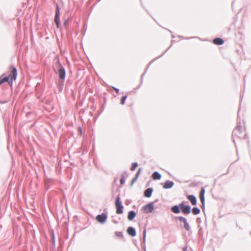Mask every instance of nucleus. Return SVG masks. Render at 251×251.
<instances>
[{
	"label": "nucleus",
	"mask_w": 251,
	"mask_h": 251,
	"mask_svg": "<svg viewBox=\"0 0 251 251\" xmlns=\"http://www.w3.org/2000/svg\"><path fill=\"white\" fill-rule=\"evenodd\" d=\"M143 242L145 243V241H146V229H144V230L143 231Z\"/></svg>",
	"instance_id": "nucleus-24"
},
{
	"label": "nucleus",
	"mask_w": 251,
	"mask_h": 251,
	"mask_svg": "<svg viewBox=\"0 0 251 251\" xmlns=\"http://www.w3.org/2000/svg\"><path fill=\"white\" fill-rule=\"evenodd\" d=\"M137 180V179L135 178H134L133 179H132V183H133L134 182H135Z\"/></svg>",
	"instance_id": "nucleus-29"
},
{
	"label": "nucleus",
	"mask_w": 251,
	"mask_h": 251,
	"mask_svg": "<svg viewBox=\"0 0 251 251\" xmlns=\"http://www.w3.org/2000/svg\"><path fill=\"white\" fill-rule=\"evenodd\" d=\"M52 242H53V243H54V237H53V239H52Z\"/></svg>",
	"instance_id": "nucleus-30"
},
{
	"label": "nucleus",
	"mask_w": 251,
	"mask_h": 251,
	"mask_svg": "<svg viewBox=\"0 0 251 251\" xmlns=\"http://www.w3.org/2000/svg\"><path fill=\"white\" fill-rule=\"evenodd\" d=\"M11 70V73L8 76L3 77L1 76L0 77V84H1L4 82H8L9 84L12 83L13 80H15L17 75V72L16 68L14 66H11L10 68Z\"/></svg>",
	"instance_id": "nucleus-1"
},
{
	"label": "nucleus",
	"mask_w": 251,
	"mask_h": 251,
	"mask_svg": "<svg viewBox=\"0 0 251 251\" xmlns=\"http://www.w3.org/2000/svg\"><path fill=\"white\" fill-rule=\"evenodd\" d=\"M115 234L118 236H123V233L122 232H116Z\"/></svg>",
	"instance_id": "nucleus-25"
},
{
	"label": "nucleus",
	"mask_w": 251,
	"mask_h": 251,
	"mask_svg": "<svg viewBox=\"0 0 251 251\" xmlns=\"http://www.w3.org/2000/svg\"><path fill=\"white\" fill-rule=\"evenodd\" d=\"M153 189L151 188H148L144 192V196L147 198H150L151 196Z\"/></svg>",
	"instance_id": "nucleus-13"
},
{
	"label": "nucleus",
	"mask_w": 251,
	"mask_h": 251,
	"mask_svg": "<svg viewBox=\"0 0 251 251\" xmlns=\"http://www.w3.org/2000/svg\"><path fill=\"white\" fill-rule=\"evenodd\" d=\"M213 43L216 45H221L223 44L224 41L222 39L218 38L214 39Z\"/></svg>",
	"instance_id": "nucleus-15"
},
{
	"label": "nucleus",
	"mask_w": 251,
	"mask_h": 251,
	"mask_svg": "<svg viewBox=\"0 0 251 251\" xmlns=\"http://www.w3.org/2000/svg\"><path fill=\"white\" fill-rule=\"evenodd\" d=\"M179 207L184 214L188 215L191 212V206L189 205H185L182 202L179 204Z\"/></svg>",
	"instance_id": "nucleus-4"
},
{
	"label": "nucleus",
	"mask_w": 251,
	"mask_h": 251,
	"mask_svg": "<svg viewBox=\"0 0 251 251\" xmlns=\"http://www.w3.org/2000/svg\"><path fill=\"white\" fill-rule=\"evenodd\" d=\"M188 199L191 201L192 205H196L197 203V198L194 195H189L187 197Z\"/></svg>",
	"instance_id": "nucleus-12"
},
{
	"label": "nucleus",
	"mask_w": 251,
	"mask_h": 251,
	"mask_svg": "<svg viewBox=\"0 0 251 251\" xmlns=\"http://www.w3.org/2000/svg\"><path fill=\"white\" fill-rule=\"evenodd\" d=\"M184 227L185 229V230H187V231H189L191 230L190 226L188 222H187L185 224V225H184Z\"/></svg>",
	"instance_id": "nucleus-21"
},
{
	"label": "nucleus",
	"mask_w": 251,
	"mask_h": 251,
	"mask_svg": "<svg viewBox=\"0 0 251 251\" xmlns=\"http://www.w3.org/2000/svg\"><path fill=\"white\" fill-rule=\"evenodd\" d=\"M136 216V213L134 211H130L128 213L127 218L129 221L133 220Z\"/></svg>",
	"instance_id": "nucleus-14"
},
{
	"label": "nucleus",
	"mask_w": 251,
	"mask_h": 251,
	"mask_svg": "<svg viewBox=\"0 0 251 251\" xmlns=\"http://www.w3.org/2000/svg\"><path fill=\"white\" fill-rule=\"evenodd\" d=\"M141 168H139L138 172L137 173L136 175H135V176H136L137 177H139V175H140V172L141 171Z\"/></svg>",
	"instance_id": "nucleus-26"
},
{
	"label": "nucleus",
	"mask_w": 251,
	"mask_h": 251,
	"mask_svg": "<svg viewBox=\"0 0 251 251\" xmlns=\"http://www.w3.org/2000/svg\"><path fill=\"white\" fill-rule=\"evenodd\" d=\"M134 178H136V179L137 180V179H138V177H137L136 176H135L134 177Z\"/></svg>",
	"instance_id": "nucleus-31"
},
{
	"label": "nucleus",
	"mask_w": 251,
	"mask_h": 251,
	"mask_svg": "<svg viewBox=\"0 0 251 251\" xmlns=\"http://www.w3.org/2000/svg\"><path fill=\"white\" fill-rule=\"evenodd\" d=\"M200 209L198 207H194L192 209V212L194 215H198L200 213Z\"/></svg>",
	"instance_id": "nucleus-18"
},
{
	"label": "nucleus",
	"mask_w": 251,
	"mask_h": 251,
	"mask_svg": "<svg viewBox=\"0 0 251 251\" xmlns=\"http://www.w3.org/2000/svg\"><path fill=\"white\" fill-rule=\"evenodd\" d=\"M58 73L60 79H64L66 76V72L64 68L62 66L58 69Z\"/></svg>",
	"instance_id": "nucleus-8"
},
{
	"label": "nucleus",
	"mask_w": 251,
	"mask_h": 251,
	"mask_svg": "<svg viewBox=\"0 0 251 251\" xmlns=\"http://www.w3.org/2000/svg\"><path fill=\"white\" fill-rule=\"evenodd\" d=\"M180 207L176 205L172 207V211L175 213H179L180 212Z\"/></svg>",
	"instance_id": "nucleus-16"
},
{
	"label": "nucleus",
	"mask_w": 251,
	"mask_h": 251,
	"mask_svg": "<svg viewBox=\"0 0 251 251\" xmlns=\"http://www.w3.org/2000/svg\"><path fill=\"white\" fill-rule=\"evenodd\" d=\"M127 232L129 235L132 237H134L136 235L135 229L133 227H129L127 229Z\"/></svg>",
	"instance_id": "nucleus-11"
},
{
	"label": "nucleus",
	"mask_w": 251,
	"mask_h": 251,
	"mask_svg": "<svg viewBox=\"0 0 251 251\" xmlns=\"http://www.w3.org/2000/svg\"><path fill=\"white\" fill-rule=\"evenodd\" d=\"M107 218V215L105 213H102L96 217V220L100 223L103 224Z\"/></svg>",
	"instance_id": "nucleus-6"
},
{
	"label": "nucleus",
	"mask_w": 251,
	"mask_h": 251,
	"mask_svg": "<svg viewBox=\"0 0 251 251\" xmlns=\"http://www.w3.org/2000/svg\"><path fill=\"white\" fill-rule=\"evenodd\" d=\"M54 22L56 24L57 27H58L60 22V13L58 6L56 5V9L54 17Z\"/></svg>",
	"instance_id": "nucleus-7"
},
{
	"label": "nucleus",
	"mask_w": 251,
	"mask_h": 251,
	"mask_svg": "<svg viewBox=\"0 0 251 251\" xmlns=\"http://www.w3.org/2000/svg\"><path fill=\"white\" fill-rule=\"evenodd\" d=\"M204 192H205V190H204V188H202L201 190L200 196L201 201V204L203 207H204Z\"/></svg>",
	"instance_id": "nucleus-10"
},
{
	"label": "nucleus",
	"mask_w": 251,
	"mask_h": 251,
	"mask_svg": "<svg viewBox=\"0 0 251 251\" xmlns=\"http://www.w3.org/2000/svg\"><path fill=\"white\" fill-rule=\"evenodd\" d=\"M177 219L179 222L183 223L184 225L187 222V219L183 217H178Z\"/></svg>",
	"instance_id": "nucleus-19"
},
{
	"label": "nucleus",
	"mask_w": 251,
	"mask_h": 251,
	"mask_svg": "<svg viewBox=\"0 0 251 251\" xmlns=\"http://www.w3.org/2000/svg\"><path fill=\"white\" fill-rule=\"evenodd\" d=\"M152 178L154 179H159L161 178V175L157 172H154L152 174Z\"/></svg>",
	"instance_id": "nucleus-17"
},
{
	"label": "nucleus",
	"mask_w": 251,
	"mask_h": 251,
	"mask_svg": "<svg viewBox=\"0 0 251 251\" xmlns=\"http://www.w3.org/2000/svg\"><path fill=\"white\" fill-rule=\"evenodd\" d=\"M126 98H127V97L126 96L122 97L121 100V104H122V105L125 104V102L126 100Z\"/></svg>",
	"instance_id": "nucleus-23"
},
{
	"label": "nucleus",
	"mask_w": 251,
	"mask_h": 251,
	"mask_svg": "<svg viewBox=\"0 0 251 251\" xmlns=\"http://www.w3.org/2000/svg\"><path fill=\"white\" fill-rule=\"evenodd\" d=\"M174 185V183L172 181L167 180L164 183L163 188L165 189H170Z\"/></svg>",
	"instance_id": "nucleus-9"
},
{
	"label": "nucleus",
	"mask_w": 251,
	"mask_h": 251,
	"mask_svg": "<svg viewBox=\"0 0 251 251\" xmlns=\"http://www.w3.org/2000/svg\"><path fill=\"white\" fill-rule=\"evenodd\" d=\"M79 130H80V133H81V128H79Z\"/></svg>",
	"instance_id": "nucleus-32"
},
{
	"label": "nucleus",
	"mask_w": 251,
	"mask_h": 251,
	"mask_svg": "<svg viewBox=\"0 0 251 251\" xmlns=\"http://www.w3.org/2000/svg\"><path fill=\"white\" fill-rule=\"evenodd\" d=\"M143 209L146 213H151L154 209L153 202H150L143 206Z\"/></svg>",
	"instance_id": "nucleus-5"
},
{
	"label": "nucleus",
	"mask_w": 251,
	"mask_h": 251,
	"mask_svg": "<svg viewBox=\"0 0 251 251\" xmlns=\"http://www.w3.org/2000/svg\"><path fill=\"white\" fill-rule=\"evenodd\" d=\"M116 207L117 214H121L123 213L124 207L122 205V201H121L120 195H118L116 198Z\"/></svg>",
	"instance_id": "nucleus-2"
},
{
	"label": "nucleus",
	"mask_w": 251,
	"mask_h": 251,
	"mask_svg": "<svg viewBox=\"0 0 251 251\" xmlns=\"http://www.w3.org/2000/svg\"><path fill=\"white\" fill-rule=\"evenodd\" d=\"M126 172H124L122 174V178L120 179V183L122 185L124 184L125 182V175H126Z\"/></svg>",
	"instance_id": "nucleus-20"
},
{
	"label": "nucleus",
	"mask_w": 251,
	"mask_h": 251,
	"mask_svg": "<svg viewBox=\"0 0 251 251\" xmlns=\"http://www.w3.org/2000/svg\"><path fill=\"white\" fill-rule=\"evenodd\" d=\"M112 88L116 91L117 94L119 93V90L118 88L114 87H112Z\"/></svg>",
	"instance_id": "nucleus-27"
},
{
	"label": "nucleus",
	"mask_w": 251,
	"mask_h": 251,
	"mask_svg": "<svg viewBox=\"0 0 251 251\" xmlns=\"http://www.w3.org/2000/svg\"><path fill=\"white\" fill-rule=\"evenodd\" d=\"M138 166V163L137 162H134L132 164V166L131 167L130 170L131 171H134L136 169V168Z\"/></svg>",
	"instance_id": "nucleus-22"
},
{
	"label": "nucleus",
	"mask_w": 251,
	"mask_h": 251,
	"mask_svg": "<svg viewBox=\"0 0 251 251\" xmlns=\"http://www.w3.org/2000/svg\"><path fill=\"white\" fill-rule=\"evenodd\" d=\"M187 251V247H185L183 248V251Z\"/></svg>",
	"instance_id": "nucleus-28"
},
{
	"label": "nucleus",
	"mask_w": 251,
	"mask_h": 251,
	"mask_svg": "<svg viewBox=\"0 0 251 251\" xmlns=\"http://www.w3.org/2000/svg\"><path fill=\"white\" fill-rule=\"evenodd\" d=\"M232 136H236L238 138H241L242 136V127L241 126L238 125L235 128L232 132Z\"/></svg>",
	"instance_id": "nucleus-3"
}]
</instances>
